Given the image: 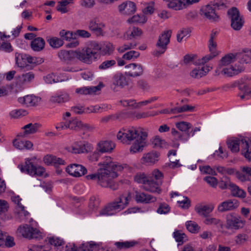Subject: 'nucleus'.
Instances as JSON below:
<instances>
[{"label":"nucleus","mask_w":251,"mask_h":251,"mask_svg":"<svg viewBox=\"0 0 251 251\" xmlns=\"http://www.w3.org/2000/svg\"><path fill=\"white\" fill-rule=\"evenodd\" d=\"M98 184L102 187L109 188L112 190L118 189V184L113 179L118 176V172L122 171L127 167L126 164L121 165L111 161L110 157H106L105 160L99 163Z\"/></svg>","instance_id":"f257e3e1"},{"label":"nucleus","mask_w":251,"mask_h":251,"mask_svg":"<svg viewBox=\"0 0 251 251\" xmlns=\"http://www.w3.org/2000/svg\"><path fill=\"white\" fill-rule=\"evenodd\" d=\"M148 133L146 132L138 130L134 127L128 128H123L117 135V139L123 143L131 144L130 151L135 153L143 151L146 146V139Z\"/></svg>","instance_id":"f03ea898"},{"label":"nucleus","mask_w":251,"mask_h":251,"mask_svg":"<svg viewBox=\"0 0 251 251\" xmlns=\"http://www.w3.org/2000/svg\"><path fill=\"white\" fill-rule=\"evenodd\" d=\"M129 196H120L113 202L109 203L100 211V216H110L115 214L124 209L128 204L130 199Z\"/></svg>","instance_id":"7ed1b4c3"},{"label":"nucleus","mask_w":251,"mask_h":251,"mask_svg":"<svg viewBox=\"0 0 251 251\" xmlns=\"http://www.w3.org/2000/svg\"><path fill=\"white\" fill-rule=\"evenodd\" d=\"M81 51L82 55V62L90 64L96 61L101 54L100 44L96 42H91L86 48Z\"/></svg>","instance_id":"20e7f679"},{"label":"nucleus","mask_w":251,"mask_h":251,"mask_svg":"<svg viewBox=\"0 0 251 251\" xmlns=\"http://www.w3.org/2000/svg\"><path fill=\"white\" fill-rule=\"evenodd\" d=\"M151 185L147 188V191L159 194L161 190L160 185L162 183L163 174L158 170L155 169L148 176Z\"/></svg>","instance_id":"39448f33"},{"label":"nucleus","mask_w":251,"mask_h":251,"mask_svg":"<svg viewBox=\"0 0 251 251\" xmlns=\"http://www.w3.org/2000/svg\"><path fill=\"white\" fill-rule=\"evenodd\" d=\"M223 2H213L202 6L200 10V14L211 22H217L219 16L216 13V8L224 6Z\"/></svg>","instance_id":"423d86ee"},{"label":"nucleus","mask_w":251,"mask_h":251,"mask_svg":"<svg viewBox=\"0 0 251 251\" xmlns=\"http://www.w3.org/2000/svg\"><path fill=\"white\" fill-rule=\"evenodd\" d=\"M17 234L24 238L28 239L42 238V233L37 228L31 227L29 225L25 224L20 226L17 230Z\"/></svg>","instance_id":"0eeeda50"},{"label":"nucleus","mask_w":251,"mask_h":251,"mask_svg":"<svg viewBox=\"0 0 251 251\" xmlns=\"http://www.w3.org/2000/svg\"><path fill=\"white\" fill-rule=\"evenodd\" d=\"M171 34V30H165L160 34L156 45L157 49L153 51V54L155 56H159L165 52L167 50V45L170 43Z\"/></svg>","instance_id":"6e6552de"},{"label":"nucleus","mask_w":251,"mask_h":251,"mask_svg":"<svg viewBox=\"0 0 251 251\" xmlns=\"http://www.w3.org/2000/svg\"><path fill=\"white\" fill-rule=\"evenodd\" d=\"M18 168L22 173H26L30 176H42L45 169L42 166L36 167L33 165L31 159H26L25 164H20Z\"/></svg>","instance_id":"1a4fd4ad"},{"label":"nucleus","mask_w":251,"mask_h":251,"mask_svg":"<svg viewBox=\"0 0 251 251\" xmlns=\"http://www.w3.org/2000/svg\"><path fill=\"white\" fill-rule=\"evenodd\" d=\"M227 14L231 21V26L235 30H239L243 26L244 21L239 11L235 7L229 9Z\"/></svg>","instance_id":"9d476101"},{"label":"nucleus","mask_w":251,"mask_h":251,"mask_svg":"<svg viewBox=\"0 0 251 251\" xmlns=\"http://www.w3.org/2000/svg\"><path fill=\"white\" fill-rule=\"evenodd\" d=\"M15 57L16 64L20 68L31 69V66L29 64H36L35 58L25 53L16 52Z\"/></svg>","instance_id":"9b49d317"},{"label":"nucleus","mask_w":251,"mask_h":251,"mask_svg":"<svg viewBox=\"0 0 251 251\" xmlns=\"http://www.w3.org/2000/svg\"><path fill=\"white\" fill-rule=\"evenodd\" d=\"M82 55L80 51L61 50L58 52L59 59L67 63L75 62L76 59L82 62Z\"/></svg>","instance_id":"f8f14e48"},{"label":"nucleus","mask_w":251,"mask_h":251,"mask_svg":"<svg viewBox=\"0 0 251 251\" xmlns=\"http://www.w3.org/2000/svg\"><path fill=\"white\" fill-rule=\"evenodd\" d=\"M244 222L240 216L234 213L228 214L226 216V227L227 229L238 230L243 227Z\"/></svg>","instance_id":"ddd939ff"},{"label":"nucleus","mask_w":251,"mask_h":251,"mask_svg":"<svg viewBox=\"0 0 251 251\" xmlns=\"http://www.w3.org/2000/svg\"><path fill=\"white\" fill-rule=\"evenodd\" d=\"M129 80V78L126 75L122 73H117L113 77L111 88L114 91H116V86L123 88L128 85Z\"/></svg>","instance_id":"4468645a"},{"label":"nucleus","mask_w":251,"mask_h":251,"mask_svg":"<svg viewBox=\"0 0 251 251\" xmlns=\"http://www.w3.org/2000/svg\"><path fill=\"white\" fill-rule=\"evenodd\" d=\"M228 148L232 152H237L239 151V147L241 149L247 146V138L241 137L240 138H233L227 141Z\"/></svg>","instance_id":"2eb2a0df"},{"label":"nucleus","mask_w":251,"mask_h":251,"mask_svg":"<svg viewBox=\"0 0 251 251\" xmlns=\"http://www.w3.org/2000/svg\"><path fill=\"white\" fill-rule=\"evenodd\" d=\"M92 149V145L86 142H75L71 146V151L74 153L88 152Z\"/></svg>","instance_id":"dca6fc26"},{"label":"nucleus","mask_w":251,"mask_h":251,"mask_svg":"<svg viewBox=\"0 0 251 251\" xmlns=\"http://www.w3.org/2000/svg\"><path fill=\"white\" fill-rule=\"evenodd\" d=\"M66 172L70 175L79 177L85 175L87 170L83 166L78 164L69 165L66 168Z\"/></svg>","instance_id":"f3484780"},{"label":"nucleus","mask_w":251,"mask_h":251,"mask_svg":"<svg viewBox=\"0 0 251 251\" xmlns=\"http://www.w3.org/2000/svg\"><path fill=\"white\" fill-rule=\"evenodd\" d=\"M239 205L238 201L236 199H229L221 202L218 206L220 212L234 210Z\"/></svg>","instance_id":"a211bd4d"},{"label":"nucleus","mask_w":251,"mask_h":251,"mask_svg":"<svg viewBox=\"0 0 251 251\" xmlns=\"http://www.w3.org/2000/svg\"><path fill=\"white\" fill-rule=\"evenodd\" d=\"M126 74L131 77H137L141 75L143 73V67L141 64L131 63L125 66Z\"/></svg>","instance_id":"6ab92c4d"},{"label":"nucleus","mask_w":251,"mask_h":251,"mask_svg":"<svg viewBox=\"0 0 251 251\" xmlns=\"http://www.w3.org/2000/svg\"><path fill=\"white\" fill-rule=\"evenodd\" d=\"M160 156V153L156 151H151L143 155L141 163L146 165H152L156 163Z\"/></svg>","instance_id":"aec40b11"},{"label":"nucleus","mask_w":251,"mask_h":251,"mask_svg":"<svg viewBox=\"0 0 251 251\" xmlns=\"http://www.w3.org/2000/svg\"><path fill=\"white\" fill-rule=\"evenodd\" d=\"M104 86L102 82H100L96 86L82 87L75 89V93L80 95H92L95 94L97 91H100Z\"/></svg>","instance_id":"412c9836"},{"label":"nucleus","mask_w":251,"mask_h":251,"mask_svg":"<svg viewBox=\"0 0 251 251\" xmlns=\"http://www.w3.org/2000/svg\"><path fill=\"white\" fill-rule=\"evenodd\" d=\"M104 26V25L102 23L100 22L97 18L91 20L88 24L89 30L93 31L97 36L102 34V27Z\"/></svg>","instance_id":"4be33fe9"},{"label":"nucleus","mask_w":251,"mask_h":251,"mask_svg":"<svg viewBox=\"0 0 251 251\" xmlns=\"http://www.w3.org/2000/svg\"><path fill=\"white\" fill-rule=\"evenodd\" d=\"M40 127V125L38 123L32 124L29 123L25 125L22 127L24 129L23 133H20L18 134V136L25 137L29 134H32L36 133L38 128Z\"/></svg>","instance_id":"5701e85b"},{"label":"nucleus","mask_w":251,"mask_h":251,"mask_svg":"<svg viewBox=\"0 0 251 251\" xmlns=\"http://www.w3.org/2000/svg\"><path fill=\"white\" fill-rule=\"evenodd\" d=\"M135 200L137 202L149 203L155 201L156 198L151 195L145 194V193L136 192Z\"/></svg>","instance_id":"b1692460"},{"label":"nucleus","mask_w":251,"mask_h":251,"mask_svg":"<svg viewBox=\"0 0 251 251\" xmlns=\"http://www.w3.org/2000/svg\"><path fill=\"white\" fill-rule=\"evenodd\" d=\"M41 100V98L33 95H27L23 98L18 99V101L24 103L27 106H33L38 104Z\"/></svg>","instance_id":"393cba45"},{"label":"nucleus","mask_w":251,"mask_h":251,"mask_svg":"<svg viewBox=\"0 0 251 251\" xmlns=\"http://www.w3.org/2000/svg\"><path fill=\"white\" fill-rule=\"evenodd\" d=\"M209 50L210 53L201 58V62H207L213 59L218 54L216 50V43L212 40H209Z\"/></svg>","instance_id":"a878e982"},{"label":"nucleus","mask_w":251,"mask_h":251,"mask_svg":"<svg viewBox=\"0 0 251 251\" xmlns=\"http://www.w3.org/2000/svg\"><path fill=\"white\" fill-rule=\"evenodd\" d=\"M235 55L236 53H229L222 57L218 64V69L215 71L216 74H219L218 69H220L222 66L228 65L237 60V56Z\"/></svg>","instance_id":"bb28decb"},{"label":"nucleus","mask_w":251,"mask_h":251,"mask_svg":"<svg viewBox=\"0 0 251 251\" xmlns=\"http://www.w3.org/2000/svg\"><path fill=\"white\" fill-rule=\"evenodd\" d=\"M197 55L194 54H187L184 56L183 59L180 61V64L183 65H188L193 63L195 65H200L206 62H201V59L196 60Z\"/></svg>","instance_id":"cd10ccee"},{"label":"nucleus","mask_w":251,"mask_h":251,"mask_svg":"<svg viewBox=\"0 0 251 251\" xmlns=\"http://www.w3.org/2000/svg\"><path fill=\"white\" fill-rule=\"evenodd\" d=\"M115 147L114 144L111 141H101L97 144V151L100 153L109 152Z\"/></svg>","instance_id":"c85d7f7f"},{"label":"nucleus","mask_w":251,"mask_h":251,"mask_svg":"<svg viewBox=\"0 0 251 251\" xmlns=\"http://www.w3.org/2000/svg\"><path fill=\"white\" fill-rule=\"evenodd\" d=\"M244 71V68L242 65L231 66L229 68H225L222 71V73L227 75V76H232L237 75Z\"/></svg>","instance_id":"c756f323"},{"label":"nucleus","mask_w":251,"mask_h":251,"mask_svg":"<svg viewBox=\"0 0 251 251\" xmlns=\"http://www.w3.org/2000/svg\"><path fill=\"white\" fill-rule=\"evenodd\" d=\"M235 56H237V59L240 60L241 63H251V50H244L242 52L236 53Z\"/></svg>","instance_id":"7c9ffc66"},{"label":"nucleus","mask_w":251,"mask_h":251,"mask_svg":"<svg viewBox=\"0 0 251 251\" xmlns=\"http://www.w3.org/2000/svg\"><path fill=\"white\" fill-rule=\"evenodd\" d=\"M45 41L42 37H37L34 38L30 44V46L32 50L36 51L42 50L45 47Z\"/></svg>","instance_id":"2f4dec72"},{"label":"nucleus","mask_w":251,"mask_h":251,"mask_svg":"<svg viewBox=\"0 0 251 251\" xmlns=\"http://www.w3.org/2000/svg\"><path fill=\"white\" fill-rule=\"evenodd\" d=\"M142 33V30L137 27L132 26L128 28L124 35L125 38L127 40L136 38L140 36Z\"/></svg>","instance_id":"473e14b6"},{"label":"nucleus","mask_w":251,"mask_h":251,"mask_svg":"<svg viewBox=\"0 0 251 251\" xmlns=\"http://www.w3.org/2000/svg\"><path fill=\"white\" fill-rule=\"evenodd\" d=\"M13 146L19 150H29L33 146V144L30 141L19 139H15L13 142Z\"/></svg>","instance_id":"72a5a7b5"},{"label":"nucleus","mask_w":251,"mask_h":251,"mask_svg":"<svg viewBox=\"0 0 251 251\" xmlns=\"http://www.w3.org/2000/svg\"><path fill=\"white\" fill-rule=\"evenodd\" d=\"M134 180L138 183L144 184V189L147 191V188L151 186L149 183V176H147L144 173H138L134 176Z\"/></svg>","instance_id":"f704fd0d"},{"label":"nucleus","mask_w":251,"mask_h":251,"mask_svg":"<svg viewBox=\"0 0 251 251\" xmlns=\"http://www.w3.org/2000/svg\"><path fill=\"white\" fill-rule=\"evenodd\" d=\"M70 96L66 93H61L60 95L52 96L50 98V101L52 102L62 103L69 101Z\"/></svg>","instance_id":"c9c22d12"},{"label":"nucleus","mask_w":251,"mask_h":251,"mask_svg":"<svg viewBox=\"0 0 251 251\" xmlns=\"http://www.w3.org/2000/svg\"><path fill=\"white\" fill-rule=\"evenodd\" d=\"M139 243L136 241L125 242H116L114 245L119 249H126L138 245Z\"/></svg>","instance_id":"e433bc0d"},{"label":"nucleus","mask_w":251,"mask_h":251,"mask_svg":"<svg viewBox=\"0 0 251 251\" xmlns=\"http://www.w3.org/2000/svg\"><path fill=\"white\" fill-rule=\"evenodd\" d=\"M195 210L199 215L207 217L213 210V208L208 205H201L195 208Z\"/></svg>","instance_id":"4c0bfd02"},{"label":"nucleus","mask_w":251,"mask_h":251,"mask_svg":"<svg viewBox=\"0 0 251 251\" xmlns=\"http://www.w3.org/2000/svg\"><path fill=\"white\" fill-rule=\"evenodd\" d=\"M47 41L52 48L54 49L60 48L64 44L62 39L56 37L47 38Z\"/></svg>","instance_id":"58836bf2"},{"label":"nucleus","mask_w":251,"mask_h":251,"mask_svg":"<svg viewBox=\"0 0 251 251\" xmlns=\"http://www.w3.org/2000/svg\"><path fill=\"white\" fill-rule=\"evenodd\" d=\"M233 184L230 181V178L227 176L223 177L218 183L219 187L223 190L226 189L230 190Z\"/></svg>","instance_id":"ea45409f"},{"label":"nucleus","mask_w":251,"mask_h":251,"mask_svg":"<svg viewBox=\"0 0 251 251\" xmlns=\"http://www.w3.org/2000/svg\"><path fill=\"white\" fill-rule=\"evenodd\" d=\"M230 191L231 194L234 197L243 199L246 196V193L235 184H233Z\"/></svg>","instance_id":"a19ab883"},{"label":"nucleus","mask_w":251,"mask_h":251,"mask_svg":"<svg viewBox=\"0 0 251 251\" xmlns=\"http://www.w3.org/2000/svg\"><path fill=\"white\" fill-rule=\"evenodd\" d=\"M183 0H173L168 3V6L169 8L175 10H178L182 9L186 3Z\"/></svg>","instance_id":"79ce46f5"},{"label":"nucleus","mask_w":251,"mask_h":251,"mask_svg":"<svg viewBox=\"0 0 251 251\" xmlns=\"http://www.w3.org/2000/svg\"><path fill=\"white\" fill-rule=\"evenodd\" d=\"M100 48L102 55L110 54L114 50L113 45L109 42L100 43Z\"/></svg>","instance_id":"37998d69"},{"label":"nucleus","mask_w":251,"mask_h":251,"mask_svg":"<svg viewBox=\"0 0 251 251\" xmlns=\"http://www.w3.org/2000/svg\"><path fill=\"white\" fill-rule=\"evenodd\" d=\"M97 248V245L94 242L87 243L82 244L81 246H75V251H93Z\"/></svg>","instance_id":"c03bdc74"},{"label":"nucleus","mask_w":251,"mask_h":251,"mask_svg":"<svg viewBox=\"0 0 251 251\" xmlns=\"http://www.w3.org/2000/svg\"><path fill=\"white\" fill-rule=\"evenodd\" d=\"M207 73V71H205L203 67L201 68H199L198 69H193L190 73V75L191 77L195 78H200L204 76Z\"/></svg>","instance_id":"a18cd8bd"},{"label":"nucleus","mask_w":251,"mask_h":251,"mask_svg":"<svg viewBox=\"0 0 251 251\" xmlns=\"http://www.w3.org/2000/svg\"><path fill=\"white\" fill-rule=\"evenodd\" d=\"M61 39L63 40L70 41L71 39H75V32L67 31L64 29L61 30L59 32Z\"/></svg>","instance_id":"49530a36"},{"label":"nucleus","mask_w":251,"mask_h":251,"mask_svg":"<svg viewBox=\"0 0 251 251\" xmlns=\"http://www.w3.org/2000/svg\"><path fill=\"white\" fill-rule=\"evenodd\" d=\"M194 108L195 107L194 106L191 105H184L181 107L172 108L171 109V112L172 114H176L186 111H193L194 109Z\"/></svg>","instance_id":"de8ad7c7"},{"label":"nucleus","mask_w":251,"mask_h":251,"mask_svg":"<svg viewBox=\"0 0 251 251\" xmlns=\"http://www.w3.org/2000/svg\"><path fill=\"white\" fill-rule=\"evenodd\" d=\"M251 144V140L247 138V146L246 147H243L241 149V151L242 154L249 161L251 159V148L250 147Z\"/></svg>","instance_id":"09e8293b"},{"label":"nucleus","mask_w":251,"mask_h":251,"mask_svg":"<svg viewBox=\"0 0 251 251\" xmlns=\"http://www.w3.org/2000/svg\"><path fill=\"white\" fill-rule=\"evenodd\" d=\"M185 226L188 230L191 233H197L200 229V227L197 223L191 221H187L185 224Z\"/></svg>","instance_id":"8fccbe9b"},{"label":"nucleus","mask_w":251,"mask_h":251,"mask_svg":"<svg viewBox=\"0 0 251 251\" xmlns=\"http://www.w3.org/2000/svg\"><path fill=\"white\" fill-rule=\"evenodd\" d=\"M154 148H163L166 147V142L164 140L161 139L159 136H156L152 141Z\"/></svg>","instance_id":"3c124183"},{"label":"nucleus","mask_w":251,"mask_h":251,"mask_svg":"<svg viewBox=\"0 0 251 251\" xmlns=\"http://www.w3.org/2000/svg\"><path fill=\"white\" fill-rule=\"evenodd\" d=\"M204 223L207 225H219L221 228H223V224L222 221L218 219L215 218L207 217L204 221Z\"/></svg>","instance_id":"603ef678"},{"label":"nucleus","mask_w":251,"mask_h":251,"mask_svg":"<svg viewBox=\"0 0 251 251\" xmlns=\"http://www.w3.org/2000/svg\"><path fill=\"white\" fill-rule=\"evenodd\" d=\"M34 78V74L31 72H29L25 74H23L21 77V79L23 83H30L33 80Z\"/></svg>","instance_id":"864d4df0"},{"label":"nucleus","mask_w":251,"mask_h":251,"mask_svg":"<svg viewBox=\"0 0 251 251\" xmlns=\"http://www.w3.org/2000/svg\"><path fill=\"white\" fill-rule=\"evenodd\" d=\"M100 201L98 199H97L95 197H91L89 200V208L91 211H94L96 210L99 205Z\"/></svg>","instance_id":"5fc2aeb1"},{"label":"nucleus","mask_w":251,"mask_h":251,"mask_svg":"<svg viewBox=\"0 0 251 251\" xmlns=\"http://www.w3.org/2000/svg\"><path fill=\"white\" fill-rule=\"evenodd\" d=\"M70 3V1L63 0L58 2V5L56 7L57 11L62 13H65L68 12L66 6Z\"/></svg>","instance_id":"6e6d98bb"},{"label":"nucleus","mask_w":251,"mask_h":251,"mask_svg":"<svg viewBox=\"0 0 251 251\" xmlns=\"http://www.w3.org/2000/svg\"><path fill=\"white\" fill-rule=\"evenodd\" d=\"M176 126L180 131L185 132L191 127L190 123L184 121L176 123Z\"/></svg>","instance_id":"4d7b16f0"},{"label":"nucleus","mask_w":251,"mask_h":251,"mask_svg":"<svg viewBox=\"0 0 251 251\" xmlns=\"http://www.w3.org/2000/svg\"><path fill=\"white\" fill-rule=\"evenodd\" d=\"M68 124L69 126V128L73 130H77L78 128H80V126L81 125V122L76 119H74L68 121Z\"/></svg>","instance_id":"13d9d810"},{"label":"nucleus","mask_w":251,"mask_h":251,"mask_svg":"<svg viewBox=\"0 0 251 251\" xmlns=\"http://www.w3.org/2000/svg\"><path fill=\"white\" fill-rule=\"evenodd\" d=\"M115 64L116 61L114 60H105L99 65V69L100 70H106L113 67Z\"/></svg>","instance_id":"bf43d9fd"},{"label":"nucleus","mask_w":251,"mask_h":251,"mask_svg":"<svg viewBox=\"0 0 251 251\" xmlns=\"http://www.w3.org/2000/svg\"><path fill=\"white\" fill-rule=\"evenodd\" d=\"M136 11L135 3L130 1H126V14L130 15L134 13Z\"/></svg>","instance_id":"052dcab7"},{"label":"nucleus","mask_w":251,"mask_h":251,"mask_svg":"<svg viewBox=\"0 0 251 251\" xmlns=\"http://www.w3.org/2000/svg\"><path fill=\"white\" fill-rule=\"evenodd\" d=\"M170 210L169 205L166 203H160L157 210V212L160 214H165L168 213Z\"/></svg>","instance_id":"680f3d73"},{"label":"nucleus","mask_w":251,"mask_h":251,"mask_svg":"<svg viewBox=\"0 0 251 251\" xmlns=\"http://www.w3.org/2000/svg\"><path fill=\"white\" fill-rule=\"evenodd\" d=\"M140 55V53L134 50H130L125 53L122 57L123 59L130 60L132 58H137Z\"/></svg>","instance_id":"e2e57ef3"},{"label":"nucleus","mask_w":251,"mask_h":251,"mask_svg":"<svg viewBox=\"0 0 251 251\" xmlns=\"http://www.w3.org/2000/svg\"><path fill=\"white\" fill-rule=\"evenodd\" d=\"M173 234L174 237L177 242L181 243L182 244L185 241V238L186 236L184 233H182L179 231H176L174 232Z\"/></svg>","instance_id":"0e129e2a"},{"label":"nucleus","mask_w":251,"mask_h":251,"mask_svg":"<svg viewBox=\"0 0 251 251\" xmlns=\"http://www.w3.org/2000/svg\"><path fill=\"white\" fill-rule=\"evenodd\" d=\"M200 171L204 174H209L213 176L217 175V173H216L214 169L211 168L208 165L200 167Z\"/></svg>","instance_id":"69168bd1"},{"label":"nucleus","mask_w":251,"mask_h":251,"mask_svg":"<svg viewBox=\"0 0 251 251\" xmlns=\"http://www.w3.org/2000/svg\"><path fill=\"white\" fill-rule=\"evenodd\" d=\"M177 202L180 207L184 209L188 208L191 205V201L187 197H184L182 200L178 201Z\"/></svg>","instance_id":"338daca9"},{"label":"nucleus","mask_w":251,"mask_h":251,"mask_svg":"<svg viewBox=\"0 0 251 251\" xmlns=\"http://www.w3.org/2000/svg\"><path fill=\"white\" fill-rule=\"evenodd\" d=\"M27 114L25 110L23 109H16L12 110L10 113V116L14 118H18L21 116H25Z\"/></svg>","instance_id":"774afa93"}]
</instances>
